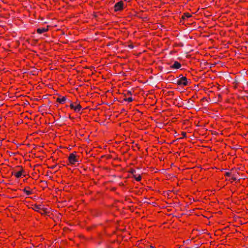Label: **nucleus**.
Here are the masks:
<instances>
[{
	"label": "nucleus",
	"instance_id": "nucleus-1",
	"mask_svg": "<svg viewBox=\"0 0 248 248\" xmlns=\"http://www.w3.org/2000/svg\"><path fill=\"white\" fill-rule=\"evenodd\" d=\"M175 83L180 86H186L188 85V81L186 77H182L180 79L175 80Z\"/></svg>",
	"mask_w": 248,
	"mask_h": 248
},
{
	"label": "nucleus",
	"instance_id": "nucleus-2",
	"mask_svg": "<svg viewBox=\"0 0 248 248\" xmlns=\"http://www.w3.org/2000/svg\"><path fill=\"white\" fill-rule=\"evenodd\" d=\"M76 153V152H74L70 154L68 157V160L71 164L74 165L78 162V160L77 158Z\"/></svg>",
	"mask_w": 248,
	"mask_h": 248
},
{
	"label": "nucleus",
	"instance_id": "nucleus-3",
	"mask_svg": "<svg viewBox=\"0 0 248 248\" xmlns=\"http://www.w3.org/2000/svg\"><path fill=\"white\" fill-rule=\"evenodd\" d=\"M123 2L120 1L115 4L114 5V10L116 12L121 11L123 9Z\"/></svg>",
	"mask_w": 248,
	"mask_h": 248
},
{
	"label": "nucleus",
	"instance_id": "nucleus-4",
	"mask_svg": "<svg viewBox=\"0 0 248 248\" xmlns=\"http://www.w3.org/2000/svg\"><path fill=\"white\" fill-rule=\"evenodd\" d=\"M70 107L71 109H73L75 111L77 112L80 111L82 108L80 104H77L76 106H74V104L72 103H70Z\"/></svg>",
	"mask_w": 248,
	"mask_h": 248
},
{
	"label": "nucleus",
	"instance_id": "nucleus-5",
	"mask_svg": "<svg viewBox=\"0 0 248 248\" xmlns=\"http://www.w3.org/2000/svg\"><path fill=\"white\" fill-rule=\"evenodd\" d=\"M181 64L180 62H179L177 61H175L174 63V64L171 66V67L172 68L174 69H179L181 67Z\"/></svg>",
	"mask_w": 248,
	"mask_h": 248
},
{
	"label": "nucleus",
	"instance_id": "nucleus-6",
	"mask_svg": "<svg viewBox=\"0 0 248 248\" xmlns=\"http://www.w3.org/2000/svg\"><path fill=\"white\" fill-rule=\"evenodd\" d=\"M48 30V28H38L36 30V31L38 33L41 34L43 32H46Z\"/></svg>",
	"mask_w": 248,
	"mask_h": 248
},
{
	"label": "nucleus",
	"instance_id": "nucleus-7",
	"mask_svg": "<svg viewBox=\"0 0 248 248\" xmlns=\"http://www.w3.org/2000/svg\"><path fill=\"white\" fill-rule=\"evenodd\" d=\"M57 101L59 103H61V104H63L64 103L66 100V98L65 97V96H63L62 98H57Z\"/></svg>",
	"mask_w": 248,
	"mask_h": 248
},
{
	"label": "nucleus",
	"instance_id": "nucleus-8",
	"mask_svg": "<svg viewBox=\"0 0 248 248\" xmlns=\"http://www.w3.org/2000/svg\"><path fill=\"white\" fill-rule=\"evenodd\" d=\"M193 101L190 99H189L187 102V106L190 108H192L194 106Z\"/></svg>",
	"mask_w": 248,
	"mask_h": 248
},
{
	"label": "nucleus",
	"instance_id": "nucleus-9",
	"mask_svg": "<svg viewBox=\"0 0 248 248\" xmlns=\"http://www.w3.org/2000/svg\"><path fill=\"white\" fill-rule=\"evenodd\" d=\"M133 177L137 181H140L141 180V177L140 174H135L134 175Z\"/></svg>",
	"mask_w": 248,
	"mask_h": 248
},
{
	"label": "nucleus",
	"instance_id": "nucleus-10",
	"mask_svg": "<svg viewBox=\"0 0 248 248\" xmlns=\"http://www.w3.org/2000/svg\"><path fill=\"white\" fill-rule=\"evenodd\" d=\"M33 210L38 212H39V210L42 209L41 208V205H34L33 207Z\"/></svg>",
	"mask_w": 248,
	"mask_h": 248
},
{
	"label": "nucleus",
	"instance_id": "nucleus-11",
	"mask_svg": "<svg viewBox=\"0 0 248 248\" xmlns=\"http://www.w3.org/2000/svg\"><path fill=\"white\" fill-rule=\"evenodd\" d=\"M14 175H15V176L16 178H18L20 177H21V176L22 175L21 172V171H18L17 172L15 173Z\"/></svg>",
	"mask_w": 248,
	"mask_h": 248
},
{
	"label": "nucleus",
	"instance_id": "nucleus-12",
	"mask_svg": "<svg viewBox=\"0 0 248 248\" xmlns=\"http://www.w3.org/2000/svg\"><path fill=\"white\" fill-rule=\"evenodd\" d=\"M124 100L127 101L128 102H132L133 101V98L131 97H128L127 98H125L124 99Z\"/></svg>",
	"mask_w": 248,
	"mask_h": 248
},
{
	"label": "nucleus",
	"instance_id": "nucleus-13",
	"mask_svg": "<svg viewBox=\"0 0 248 248\" xmlns=\"http://www.w3.org/2000/svg\"><path fill=\"white\" fill-rule=\"evenodd\" d=\"M185 17H186L187 18H189V17H191V15L189 14H188V13H185L184 14V16H183L182 17H183V18L184 19Z\"/></svg>",
	"mask_w": 248,
	"mask_h": 248
},
{
	"label": "nucleus",
	"instance_id": "nucleus-14",
	"mask_svg": "<svg viewBox=\"0 0 248 248\" xmlns=\"http://www.w3.org/2000/svg\"><path fill=\"white\" fill-rule=\"evenodd\" d=\"M23 191H24V192H26V193L27 194V195H30V194H31V191H28V190H27L26 189V188H24V189H23Z\"/></svg>",
	"mask_w": 248,
	"mask_h": 248
},
{
	"label": "nucleus",
	"instance_id": "nucleus-15",
	"mask_svg": "<svg viewBox=\"0 0 248 248\" xmlns=\"http://www.w3.org/2000/svg\"><path fill=\"white\" fill-rule=\"evenodd\" d=\"M129 172L132 173L133 175H135V173H136V170L134 169H131Z\"/></svg>",
	"mask_w": 248,
	"mask_h": 248
},
{
	"label": "nucleus",
	"instance_id": "nucleus-16",
	"mask_svg": "<svg viewBox=\"0 0 248 248\" xmlns=\"http://www.w3.org/2000/svg\"><path fill=\"white\" fill-rule=\"evenodd\" d=\"M17 167H20L21 168V170L19 171H21V174H22L23 172H24V170L23 169L22 167H21V166H17Z\"/></svg>",
	"mask_w": 248,
	"mask_h": 248
},
{
	"label": "nucleus",
	"instance_id": "nucleus-17",
	"mask_svg": "<svg viewBox=\"0 0 248 248\" xmlns=\"http://www.w3.org/2000/svg\"><path fill=\"white\" fill-rule=\"evenodd\" d=\"M42 210H43V212H40L41 214H45L46 213V211L45 209H43Z\"/></svg>",
	"mask_w": 248,
	"mask_h": 248
},
{
	"label": "nucleus",
	"instance_id": "nucleus-18",
	"mask_svg": "<svg viewBox=\"0 0 248 248\" xmlns=\"http://www.w3.org/2000/svg\"><path fill=\"white\" fill-rule=\"evenodd\" d=\"M225 175L227 176H230L231 175V173L229 172H226L225 174Z\"/></svg>",
	"mask_w": 248,
	"mask_h": 248
},
{
	"label": "nucleus",
	"instance_id": "nucleus-19",
	"mask_svg": "<svg viewBox=\"0 0 248 248\" xmlns=\"http://www.w3.org/2000/svg\"><path fill=\"white\" fill-rule=\"evenodd\" d=\"M182 135L184 136V137H186V132H183L182 133Z\"/></svg>",
	"mask_w": 248,
	"mask_h": 248
},
{
	"label": "nucleus",
	"instance_id": "nucleus-20",
	"mask_svg": "<svg viewBox=\"0 0 248 248\" xmlns=\"http://www.w3.org/2000/svg\"><path fill=\"white\" fill-rule=\"evenodd\" d=\"M127 93V94H130V95L132 94L131 92H130V91H128Z\"/></svg>",
	"mask_w": 248,
	"mask_h": 248
},
{
	"label": "nucleus",
	"instance_id": "nucleus-21",
	"mask_svg": "<svg viewBox=\"0 0 248 248\" xmlns=\"http://www.w3.org/2000/svg\"><path fill=\"white\" fill-rule=\"evenodd\" d=\"M232 179L233 180V181H235L236 180V178L235 177H232Z\"/></svg>",
	"mask_w": 248,
	"mask_h": 248
},
{
	"label": "nucleus",
	"instance_id": "nucleus-22",
	"mask_svg": "<svg viewBox=\"0 0 248 248\" xmlns=\"http://www.w3.org/2000/svg\"><path fill=\"white\" fill-rule=\"evenodd\" d=\"M56 167V165H54V166L51 167V168L54 169Z\"/></svg>",
	"mask_w": 248,
	"mask_h": 248
},
{
	"label": "nucleus",
	"instance_id": "nucleus-23",
	"mask_svg": "<svg viewBox=\"0 0 248 248\" xmlns=\"http://www.w3.org/2000/svg\"><path fill=\"white\" fill-rule=\"evenodd\" d=\"M129 47L130 48H133V46L132 45H129Z\"/></svg>",
	"mask_w": 248,
	"mask_h": 248
},
{
	"label": "nucleus",
	"instance_id": "nucleus-24",
	"mask_svg": "<svg viewBox=\"0 0 248 248\" xmlns=\"http://www.w3.org/2000/svg\"><path fill=\"white\" fill-rule=\"evenodd\" d=\"M182 77H183L182 75H180L179 76V78H181Z\"/></svg>",
	"mask_w": 248,
	"mask_h": 248
},
{
	"label": "nucleus",
	"instance_id": "nucleus-25",
	"mask_svg": "<svg viewBox=\"0 0 248 248\" xmlns=\"http://www.w3.org/2000/svg\"><path fill=\"white\" fill-rule=\"evenodd\" d=\"M150 248H154V247L153 246H150Z\"/></svg>",
	"mask_w": 248,
	"mask_h": 248
},
{
	"label": "nucleus",
	"instance_id": "nucleus-26",
	"mask_svg": "<svg viewBox=\"0 0 248 248\" xmlns=\"http://www.w3.org/2000/svg\"><path fill=\"white\" fill-rule=\"evenodd\" d=\"M189 240H187L186 241V242H189Z\"/></svg>",
	"mask_w": 248,
	"mask_h": 248
},
{
	"label": "nucleus",
	"instance_id": "nucleus-27",
	"mask_svg": "<svg viewBox=\"0 0 248 248\" xmlns=\"http://www.w3.org/2000/svg\"><path fill=\"white\" fill-rule=\"evenodd\" d=\"M175 80H176V79H175V80H174V82H173L174 83H175Z\"/></svg>",
	"mask_w": 248,
	"mask_h": 248
}]
</instances>
